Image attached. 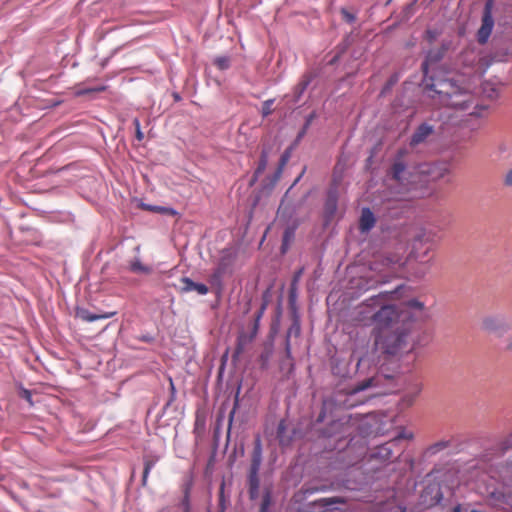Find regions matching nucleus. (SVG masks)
Returning a JSON list of instances; mask_svg holds the SVG:
<instances>
[{
    "label": "nucleus",
    "instance_id": "7",
    "mask_svg": "<svg viewBox=\"0 0 512 512\" xmlns=\"http://www.w3.org/2000/svg\"><path fill=\"white\" fill-rule=\"evenodd\" d=\"M482 329L497 337H503L512 330V320L503 313L488 315L482 319Z\"/></svg>",
    "mask_w": 512,
    "mask_h": 512
},
{
    "label": "nucleus",
    "instance_id": "63",
    "mask_svg": "<svg viewBox=\"0 0 512 512\" xmlns=\"http://www.w3.org/2000/svg\"><path fill=\"white\" fill-rule=\"evenodd\" d=\"M341 56L337 55L336 53H333L332 57L328 60L327 65L328 66H335L340 61Z\"/></svg>",
    "mask_w": 512,
    "mask_h": 512
},
{
    "label": "nucleus",
    "instance_id": "45",
    "mask_svg": "<svg viewBox=\"0 0 512 512\" xmlns=\"http://www.w3.org/2000/svg\"><path fill=\"white\" fill-rule=\"evenodd\" d=\"M130 270L132 272L149 274L152 271V268L142 264L139 258H135L133 261L130 262Z\"/></svg>",
    "mask_w": 512,
    "mask_h": 512
},
{
    "label": "nucleus",
    "instance_id": "46",
    "mask_svg": "<svg viewBox=\"0 0 512 512\" xmlns=\"http://www.w3.org/2000/svg\"><path fill=\"white\" fill-rule=\"evenodd\" d=\"M293 151L294 149L291 146H288L281 154L277 167L284 169L290 160Z\"/></svg>",
    "mask_w": 512,
    "mask_h": 512
},
{
    "label": "nucleus",
    "instance_id": "50",
    "mask_svg": "<svg viewBox=\"0 0 512 512\" xmlns=\"http://www.w3.org/2000/svg\"><path fill=\"white\" fill-rule=\"evenodd\" d=\"M271 355H272V344L270 345L269 349L267 347H265L264 351H262L260 354V360L262 362L263 368L267 367V364L270 360Z\"/></svg>",
    "mask_w": 512,
    "mask_h": 512
},
{
    "label": "nucleus",
    "instance_id": "40",
    "mask_svg": "<svg viewBox=\"0 0 512 512\" xmlns=\"http://www.w3.org/2000/svg\"><path fill=\"white\" fill-rule=\"evenodd\" d=\"M16 388H17L18 396L20 398L24 399L25 401H27L30 407L34 406V402L32 399V396H33L32 391L30 389L25 388L21 382L16 383Z\"/></svg>",
    "mask_w": 512,
    "mask_h": 512
},
{
    "label": "nucleus",
    "instance_id": "42",
    "mask_svg": "<svg viewBox=\"0 0 512 512\" xmlns=\"http://www.w3.org/2000/svg\"><path fill=\"white\" fill-rule=\"evenodd\" d=\"M274 283H270L266 289L262 292L261 295V304L259 308L267 310L271 299H272V291H273Z\"/></svg>",
    "mask_w": 512,
    "mask_h": 512
},
{
    "label": "nucleus",
    "instance_id": "44",
    "mask_svg": "<svg viewBox=\"0 0 512 512\" xmlns=\"http://www.w3.org/2000/svg\"><path fill=\"white\" fill-rule=\"evenodd\" d=\"M442 31L439 28H427L423 34V39L432 45L441 35Z\"/></svg>",
    "mask_w": 512,
    "mask_h": 512
},
{
    "label": "nucleus",
    "instance_id": "22",
    "mask_svg": "<svg viewBox=\"0 0 512 512\" xmlns=\"http://www.w3.org/2000/svg\"><path fill=\"white\" fill-rule=\"evenodd\" d=\"M183 286L180 288L182 293H188L192 291H196L199 295H206L209 292V288L206 284L202 282H195L192 278L183 276L180 279Z\"/></svg>",
    "mask_w": 512,
    "mask_h": 512
},
{
    "label": "nucleus",
    "instance_id": "56",
    "mask_svg": "<svg viewBox=\"0 0 512 512\" xmlns=\"http://www.w3.org/2000/svg\"><path fill=\"white\" fill-rule=\"evenodd\" d=\"M228 354H229V349H226V351L224 352V354L221 356V364H220V367H219V375L222 376L224 370H225V367H226V364H227V361H228Z\"/></svg>",
    "mask_w": 512,
    "mask_h": 512
},
{
    "label": "nucleus",
    "instance_id": "5",
    "mask_svg": "<svg viewBox=\"0 0 512 512\" xmlns=\"http://www.w3.org/2000/svg\"><path fill=\"white\" fill-rule=\"evenodd\" d=\"M451 47L452 41L444 39L438 48H431L424 53V60L421 63V71L423 74L422 83H425L428 78L432 76V74H430V66L440 63Z\"/></svg>",
    "mask_w": 512,
    "mask_h": 512
},
{
    "label": "nucleus",
    "instance_id": "16",
    "mask_svg": "<svg viewBox=\"0 0 512 512\" xmlns=\"http://www.w3.org/2000/svg\"><path fill=\"white\" fill-rule=\"evenodd\" d=\"M117 314L116 311H108L103 313H94L91 312L89 309L85 307H76L75 309V315L77 318L81 319L82 321L91 323L98 320H105L112 318Z\"/></svg>",
    "mask_w": 512,
    "mask_h": 512
},
{
    "label": "nucleus",
    "instance_id": "10",
    "mask_svg": "<svg viewBox=\"0 0 512 512\" xmlns=\"http://www.w3.org/2000/svg\"><path fill=\"white\" fill-rule=\"evenodd\" d=\"M314 433L319 440L338 441L345 436V423L341 419H331L325 426L314 428Z\"/></svg>",
    "mask_w": 512,
    "mask_h": 512
},
{
    "label": "nucleus",
    "instance_id": "33",
    "mask_svg": "<svg viewBox=\"0 0 512 512\" xmlns=\"http://www.w3.org/2000/svg\"><path fill=\"white\" fill-rule=\"evenodd\" d=\"M451 442L449 440H440L427 447L425 454L428 456H434L444 449L450 447Z\"/></svg>",
    "mask_w": 512,
    "mask_h": 512
},
{
    "label": "nucleus",
    "instance_id": "17",
    "mask_svg": "<svg viewBox=\"0 0 512 512\" xmlns=\"http://www.w3.org/2000/svg\"><path fill=\"white\" fill-rule=\"evenodd\" d=\"M377 218L375 213L369 207L361 210L358 229L361 234H368L376 225Z\"/></svg>",
    "mask_w": 512,
    "mask_h": 512
},
{
    "label": "nucleus",
    "instance_id": "13",
    "mask_svg": "<svg viewBox=\"0 0 512 512\" xmlns=\"http://www.w3.org/2000/svg\"><path fill=\"white\" fill-rule=\"evenodd\" d=\"M410 312L414 315L413 328H417L421 322H423L426 318L425 315V304L424 302L418 300L417 298H411L402 303V306L399 307V315L398 317L404 313Z\"/></svg>",
    "mask_w": 512,
    "mask_h": 512
},
{
    "label": "nucleus",
    "instance_id": "19",
    "mask_svg": "<svg viewBox=\"0 0 512 512\" xmlns=\"http://www.w3.org/2000/svg\"><path fill=\"white\" fill-rule=\"evenodd\" d=\"M236 256V252L231 248L222 249L220 252V259L214 269L223 274H226L229 270H231Z\"/></svg>",
    "mask_w": 512,
    "mask_h": 512
},
{
    "label": "nucleus",
    "instance_id": "30",
    "mask_svg": "<svg viewBox=\"0 0 512 512\" xmlns=\"http://www.w3.org/2000/svg\"><path fill=\"white\" fill-rule=\"evenodd\" d=\"M277 438L279 440L280 445L286 446L289 445L292 441V436H287V425L285 420H281L277 426L276 430Z\"/></svg>",
    "mask_w": 512,
    "mask_h": 512
},
{
    "label": "nucleus",
    "instance_id": "49",
    "mask_svg": "<svg viewBox=\"0 0 512 512\" xmlns=\"http://www.w3.org/2000/svg\"><path fill=\"white\" fill-rule=\"evenodd\" d=\"M275 99H267L262 103L261 115L263 118L269 116L272 113V105Z\"/></svg>",
    "mask_w": 512,
    "mask_h": 512
},
{
    "label": "nucleus",
    "instance_id": "52",
    "mask_svg": "<svg viewBox=\"0 0 512 512\" xmlns=\"http://www.w3.org/2000/svg\"><path fill=\"white\" fill-rule=\"evenodd\" d=\"M341 15L343 19L349 24H352L356 21V15L348 11L346 8H341Z\"/></svg>",
    "mask_w": 512,
    "mask_h": 512
},
{
    "label": "nucleus",
    "instance_id": "55",
    "mask_svg": "<svg viewBox=\"0 0 512 512\" xmlns=\"http://www.w3.org/2000/svg\"><path fill=\"white\" fill-rule=\"evenodd\" d=\"M137 339L148 344H152L153 342H155V336H153L151 333L141 334L137 336Z\"/></svg>",
    "mask_w": 512,
    "mask_h": 512
},
{
    "label": "nucleus",
    "instance_id": "51",
    "mask_svg": "<svg viewBox=\"0 0 512 512\" xmlns=\"http://www.w3.org/2000/svg\"><path fill=\"white\" fill-rule=\"evenodd\" d=\"M245 347L246 346L244 344L236 340L235 350L232 355V362L236 363L238 361L239 356L244 352Z\"/></svg>",
    "mask_w": 512,
    "mask_h": 512
},
{
    "label": "nucleus",
    "instance_id": "1",
    "mask_svg": "<svg viewBox=\"0 0 512 512\" xmlns=\"http://www.w3.org/2000/svg\"><path fill=\"white\" fill-rule=\"evenodd\" d=\"M263 444L259 433L254 436L253 449L250 454V464L246 471V488L248 498L255 502L260 498L261 479L263 478L262 497L259 512H272L273 484L266 482V473L261 474L263 463Z\"/></svg>",
    "mask_w": 512,
    "mask_h": 512
},
{
    "label": "nucleus",
    "instance_id": "54",
    "mask_svg": "<svg viewBox=\"0 0 512 512\" xmlns=\"http://www.w3.org/2000/svg\"><path fill=\"white\" fill-rule=\"evenodd\" d=\"M260 321L254 320L252 321L251 329H250V339H255L260 328Z\"/></svg>",
    "mask_w": 512,
    "mask_h": 512
},
{
    "label": "nucleus",
    "instance_id": "26",
    "mask_svg": "<svg viewBox=\"0 0 512 512\" xmlns=\"http://www.w3.org/2000/svg\"><path fill=\"white\" fill-rule=\"evenodd\" d=\"M139 207H141L144 210H147V211H150L153 213H157L160 215H164V216H169V217H175L179 214L175 208L170 207V206L153 205V204L140 202Z\"/></svg>",
    "mask_w": 512,
    "mask_h": 512
},
{
    "label": "nucleus",
    "instance_id": "64",
    "mask_svg": "<svg viewBox=\"0 0 512 512\" xmlns=\"http://www.w3.org/2000/svg\"><path fill=\"white\" fill-rule=\"evenodd\" d=\"M449 512H468V509L461 503H457Z\"/></svg>",
    "mask_w": 512,
    "mask_h": 512
},
{
    "label": "nucleus",
    "instance_id": "32",
    "mask_svg": "<svg viewBox=\"0 0 512 512\" xmlns=\"http://www.w3.org/2000/svg\"><path fill=\"white\" fill-rule=\"evenodd\" d=\"M303 270H304V268L302 267V268L298 269L297 271H295V273L291 279L289 289H288V297L289 298H292V297L298 298V296H299L298 283H299L300 277L303 273Z\"/></svg>",
    "mask_w": 512,
    "mask_h": 512
},
{
    "label": "nucleus",
    "instance_id": "53",
    "mask_svg": "<svg viewBox=\"0 0 512 512\" xmlns=\"http://www.w3.org/2000/svg\"><path fill=\"white\" fill-rule=\"evenodd\" d=\"M237 341L241 342L245 346L250 344L254 339H250V333L240 332L237 336Z\"/></svg>",
    "mask_w": 512,
    "mask_h": 512
},
{
    "label": "nucleus",
    "instance_id": "20",
    "mask_svg": "<svg viewBox=\"0 0 512 512\" xmlns=\"http://www.w3.org/2000/svg\"><path fill=\"white\" fill-rule=\"evenodd\" d=\"M298 226H299L298 220H294L285 227L283 236H282L281 246H280V253L282 255H285L288 252V250L290 249V245L295 239V235H296Z\"/></svg>",
    "mask_w": 512,
    "mask_h": 512
},
{
    "label": "nucleus",
    "instance_id": "62",
    "mask_svg": "<svg viewBox=\"0 0 512 512\" xmlns=\"http://www.w3.org/2000/svg\"><path fill=\"white\" fill-rule=\"evenodd\" d=\"M305 171H306V167L303 168L302 172L295 178V180L293 181V183L290 185V187L287 189V191H291L297 184L298 182L301 180V178L303 177V175L305 174Z\"/></svg>",
    "mask_w": 512,
    "mask_h": 512
},
{
    "label": "nucleus",
    "instance_id": "61",
    "mask_svg": "<svg viewBox=\"0 0 512 512\" xmlns=\"http://www.w3.org/2000/svg\"><path fill=\"white\" fill-rule=\"evenodd\" d=\"M305 136H303L302 133H297L295 139L292 141V143L289 145L291 146L293 149H295L299 144L300 142L302 141V139L304 138Z\"/></svg>",
    "mask_w": 512,
    "mask_h": 512
},
{
    "label": "nucleus",
    "instance_id": "57",
    "mask_svg": "<svg viewBox=\"0 0 512 512\" xmlns=\"http://www.w3.org/2000/svg\"><path fill=\"white\" fill-rule=\"evenodd\" d=\"M301 491H302L304 497L308 498L309 496L313 495L315 492H318L319 489L315 488V487H308V486L304 485L301 488Z\"/></svg>",
    "mask_w": 512,
    "mask_h": 512
},
{
    "label": "nucleus",
    "instance_id": "43",
    "mask_svg": "<svg viewBox=\"0 0 512 512\" xmlns=\"http://www.w3.org/2000/svg\"><path fill=\"white\" fill-rule=\"evenodd\" d=\"M213 64L220 70L226 71L231 67V59L227 55L217 56L213 60Z\"/></svg>",
    "mask_w": 512,
    "mask_h": 512
},
{
    "label": "nucleus",
    "instance_id": "15",
    "mask_svg": "<svg viewBox=\"0 0 512 512\" xmlns=\"http://www.w3.org/2000/svg\"><path fill=\"white\" fill-rule=\"evenodd\" d=\"M403 153V150L398 151L397 158L392 164L389 172L390 178L400 184H403L405 180H408V176L411 175L408 171V165L401 160Z\"/></svg>",
    "mask_w": 512,
    "mask_h": 512
},
{
    "label": "nucleus",
    "instance_id": "36",
    "mask_svg": "<svg viewBox=\"0 0 512 512\" xmlns=\"http://www.w3.org/2000/svg\"><path fill=\"white\" fill-rule=\"evenodd\" d=\"M224 275L225 274L214 269L210 276L209 283L211 284L212 287L216 288L217 294L222 293L223 286H224V283H223Z\"/></svg>",
    "mask_w": 512,
    "mask_h": 512
},
{
    "label": "nucleus",
    "instance_id": "41",
    "mask_svg": "<svg viewBox=\"0 0 512 512\" xmlns=\"http://www.w3.org/2000/svg\"><path fill=\"white\" fill-rule=\"evenodd\" d=\"M244 454H245L244 443L241 442L239 445L236 444L233 451L228 456L229 467L232 468L234 466L238 455H240L242 457V456H244Z\"/></svg>",
    "mask_w": 512,
    "mask_h": 512
},
{
    "label": "nucleus",
    "instance_id": "8",
    "mask_svg": "<svg viewBox=\"0 0 512 512\" xmlns=\"http://www.w3.org/2000/svg\"><path fill=\"white\" fill-rule=\"evenodd\" d=\"M339 201V189L336 181L329 184L325 191L324 203H323V226L328 227L332 223L334 216L337 212Z\"/></svg>",
    "mask_w": 512,
    "mask_h": 512
},
{
    "label": "nucleus",
    "instance_id": "58",
    "mask_svg": "<svg viewBox=\"0 0 512 512\" xmlns=\"http://www.w3.org/2000/svg\"><path fill=\"white\" fill-rule=\"evenodd\" d=\"M503 184L506 187H512V168L509 169L503 177Z\"/></svg>",
    "mask_w": 512,
    "mask_h": 512
},
{
    "label": "nucleus",
    "instance_id": "35",
    "mask_svg": "<svg viewBox=\"0 0 512 512\" xmlns=\"http://www.w3.org/2000/svg\"><path fill=\"white\" fill-rule=\"evenodd\" d=\"M178 509L181 512H192V505L190 499V487L186 486L183 490V496L180 502L177 504Z\"/></svg>",
    "mask_w": 512,
    "mask_h": 512
},
{
    "label": "nucleus",
    "instance_id": "37",
    "mask_svg": "<svg viewBox=\"0 0 512 512\" xmlns=\"http://www.w3.org/2000/svg\"><path fill=\"white\" fill-rule=\"evenodd\" d=\"M398 81H399V74L396 72L392 73L389 76V78L387 79V81L385 82V84L382 86L379 96L384 97L387 94H389L391 92L392 88L397 84Z\"/></svg>",
    "mask_w": 512,
    "mask_h": 512
},
{
    "label": "nucleus",
    "instance_id": "29",
    "mask_svg": "<svg viewBox=\"0 0 512 512\" xmlns=\"http://www.w3.org/2000/svg\"><path fill=\"white\" fill-rule=\"evenodd\" d=\"M270 150H271V146H269V145L262 147L259 161L257 163L256 169L254 170V173L261 175L265 171L267 164H268Z\"/></svg>",
    "mask_w": 512,
    "mask_h": 512
},
{
    "label": "nucleus",
    "instance_id": "14",
    "mask_svg": "<svg viewBox=\"0 0 512 512\" xmlns=\"http://www.w3.org/2000/svg\"><path fill=\"white\" fill-rule=\"evenodd\" d=\"M283 170L284 169L277 167L276 170L265 179V181L263 182V184L261 185V187L259 188V190L255 193V195L253 197V202H252L253 207H256L259 204L263 193H265L266 195H269L273 191V189L275 188L277 182L279 181V179L283 173Z\"/></svg>",
    "mask_w": 512,
    "mask_h": 512
},
{
    "label": "nucleus",
    "instance_id": "21",
    "mask_svg": "<svg viewBox=\"0 0 512 512\" xmlns=\"http://www.w3.org/2000/svg\"><path fill=\"white\" fill-rule=\"evenodd\" d=\"M282 314H283V294L281 293L278 297L277 305L275 308V315H274V318L272 319V322L270 325L268 337L271 340V342L274 341L276 335L280 331Z\"/></svg>",
    "mask_w": 512,
    "mask_h": 512
},
{
    "label": "nucleus",
    "instance_id": "31",
    "mask_svg": "<svg viewBox=\"0 0 512 512\" xmlns=\"http://www.w3.org/2000/svg\"><path fill=\"white\" fill-rule=\"evenodd\" d=\"M226 480L225 477H222L220 487H219V495H218V507L219 512H226L227 503L229 502L230 495L225 494Z\"/></svg>",
    "mask_w": 512,
    "mask_h": 512
},
{
    "label": "nucleus",
    "instance_id": "6",
    "mask_svg": "<svg viewBox=\"0 0 512 512\" xmlns=\"http://www.w3.org/2000/svg\"><path fill=\"white\" fill-rule=\"evenodd\" d=\"M345 503L346 501L339 496L322 497L302 503L298 512H341L338 505Z\"/></svg>",
    "mask_w": 512,
    "mask_h": 512
},
{
    "label": "nucleus",
    "instance_id": "4",
    "mask_svg": "<svg viewBox=\"0 0 512 512\" xmlns=\"http://www.w3.org/2000/svg\"><path fill=\"white\" fill-rule=\"evenodd\" d=\"M424 91H432L437 95L451 99L454 96L461 95L465 89L459 80L454 77H438L432 74L425 83H422Z\"/></svg>",
    "mask_w": 512,
    "mask_h": 512
},
{
    "label": "nucleus",
    "instance_id": "39",
    "mask_svg": "<svg viewBox=\"0 0 512 512\" xmlns=\"http://www.w3.org/2000/svg\"><path fill=\"white\" fill-rule=\"evenodd\" d=\"M155 464H156V462L153 459L144 457V459H143L144 468H143L142 479H141V484L143 487L146 486L150 472L154 468Z\"/></svg>",
    "mask_w": 512,
    "mask_h": 512
},
{
    "label": "nucleus",
    "instance_id": "25",
    "mask_svg": "<svg viewBox=\"0 0 512 512\" xmlns=\"http://www.w3.org/2000/svg\"><path fill=\"white\" fill-rule=\"evenodd\" d=\"M313 81V76L310 74H304L300 81L295 85L293 89V99L292 101L296 104L298 103L308 86Z\"/></svg>",
    "mask_w": 512,
    "mask_h": 512
},
{
    "label": "nucleus",
    "instance_id": "12",
    "mask_svg": "<svg viewBox=\"0 0 512 512\" xmlns=\"http://www.w3.org/2000/svg\"><path fill=\"white\" fill-rule=\"evenodd\" d=\"M443 498V491L437 483H429L420 493V501L427 508H434L438 506L441 504Z\"/></svg>",
    "mask_w": 512,
    "mask_h": 512
},
{
    "label": "nucleus",
    "instance_id": "9",
    "mask_svg": "<svg viewBox=\"0 0 512 512\" xmlns=\"http://www.w3.org/2000/svg\"><path fill=\"white\" fill-rule=\"evenodd\" d=\"M493 8L494 0H486L481 18V26L476 33V39L480 45L486 44L493 32L495 26Z\"/></svg>",
    "mask_w": 512,
    "mask_h": 512
},
{
    "label": "nucleus",
    "instance_id": "48",
    "mask_svg": "<svg viewBox=\"0 0 512 512\" xmlns=\"http://www.w3.org/2000/svg\"><path fill=\"white\" fill-rule=\"evenodd\" d=\"M377 153H378L377 145H374L373 147H371L369 149V155H368L367 159L365 160V164H364L365 170L369 171L372 169V164H373L374 158L377 155Z\"/></svg>",
    "mask_w": 512,
    "mask_h": 512
},
{
    "label": "nucleus",
    "instance_id": "18",
    "mask_svg": "<svg viewBox=\"0 0 512 512\" xmlns=\"http://www.w3.org/2000/svg\"><path fill=\"white\" fill-rule=\"evenodd\" d=\"M435 132V127L428 122H422L414 130L410 138V145L416 146L423 143L431 134Z\"/></svg>",
    "mask_w": 512,
    "mask_h": 512
},
{
    "label": "nucleus",
    "instance_id": "34",
    "mask_svg": "<svg viewBox=\"0 0 512 512\" xmlns=\"http://www.w3.org/2000/svg\"><path fill=\"white\" fill-rule=\"evenodd\" d=\"M353 38L350 34L345 35L343 39L335 46L332 53H336L339 56H343L349 47L352 45Z\"/></svg>",
    "mask_w": 512,
    "mask_h": 512
},
{
    "label": "nucleus",
    "instance_id": "24",
    "mask_svg": "<svg viewBox=\"0 0 512 512\" xmlns=\"http://www.w3.org/2000/svg\"><path fill=\"white\" fill-rule=\"evenodd\" d=\"M288 196H289V191H286L281 199V202H280V205L278 208V214H280L282 219H284L287 222H290L297 212V206L290 205L289 203H286Z\"/></svg>",
    "mask_w": 512,
    "mask_h": 512
},
{
    "label": "nucleus",
    "instance_id": "11",
    "mask_svg": "<svg viewBox=\"0 0 512 512\" xmlns=\"http://www.w3.org/2000/svg\"><path fill=\"white\" fill-rule=\"evenodd\" d=\"M399 306L394 304H385L375 312L372 319L376 326L380 329L385 330L394 326V323L398 322Z\"/></svg>",
    "mask_w": 512,
    "mask_h": 512
},
{
    "label": "nucleus",
    "instance_id": "28",
    "mask_svg": "<svg viewBox=\"0 0 512 512\" xmlns=\"http://www.w3.org/2000/svg\"><path fill=\"white\" fill-rule=\"evenodd\" d=\"M372 383H373V379L367 378L359 383L350 385L349 387L346 388V395L349 398H352V397L356 396L357 394H359L360 392L367 390L369 387L372 386Z\"/></svg>",
    "mask_w": 512,
    "mask_h": 512
},
{
    "label": "nucleus",
    "instance_id": "2",
    "mask_svg": "<svg viewBox=\"0 0 512 512\" xmlns=\"http://www.w3.org/2000/svg\"><path fill=\"white\" fill-rule=\"evenodd\" d=\"M414 315L404 312L399 316L398 322L383 330L376 339L381 351L389 356H396L406 346L408 336L413 328Z\"/></svg>",
    "mask_w": 512,
    "mask_h": 512
},
{
    "label": "nucleus",
    "instance_id": "38",
    "mask_svg": "<svg viewBox=\"0 0 512 512\" xmlns=\"http://www.w3.org/2000/svg\"><path fill=\"white\" fill-rule=\"evenodd\" d=\"M242 382H240L236 388L233 400V407L228 416L229 426H231L233 419L235 417V413L237 409L240 407V394H241Z\"/></svg>",
    "mask_w": 512,
    "mask_h": 512
},
{
    "label": "nucleus",
    "instance_id": "3",
    "mask_svg": "<svg viewBox=\"0 0 512 512\" xmlns=\"http://www.w3.org/2000/svg\"><path fill=\"white\" fill-rule=\"evenodd\" d=\"M288 313L291 323L285 333L284 352L285 358L291 362L290 369L294 370L295 362L292 354L291 338H299L302 334V314L297 297H288Z\"/></svg>",
    "mask_w": 512,
    "mask_h": 512
},
{
    "label": "nucleus",
    "instance_id": "23",
    "mask_svg": "<svg viewBox=\"0 0 512 512\" xmlns=\"http://www.w3.org/2000/svg\"><path fill=\"white\" fill-rule=\"evenodd\" d=\"M394 441L386 442L376 446L371 452V457L381 460L383 463L390 461L393 455Z\"/></svg>",
    "mask_w": 512,
    "mask_h": 512
},
{
    "label": "nucleus",
    "instance_id": "59",
    "mask_svg": "<svg viewBox=\"0 0 512 512\" xmlns=\"http://www.w3.org/2000/svg\"><path fill=\"white\" fill-rule=\"evenodd\" d=\"M316 117H317V112L315 110H313L312 112H310L308 115L305 116L304 124L308 125L310 127L312 122H313V120Z\"/></svg>",
    "mask_w": 512,
    "mask_h": 512
},
{
    "label": "nucleus",
    "instance_id": "47",
    "mask_svg": "<svg viewBox=\"0 0 512 512\" xmlns=\"http://www.w3.org/2000/svg\"><path fill=\"white\" fill-rule=\"evenodd\" d=\"M326 417H327V401L324 400L322 402L320 411L317 414V416L313 422V425L316 426V425L322 424L325 421Z\"/></svg>",
    "mask_w": 512,
    "mask_h": 512
},
{
    "label": "nucleus",
    "instance_id": "27",
    "mask_svg": "<svg viewBox=\"0 0 512 512\" xmlns=\"http://www.w3.org/2000/svg\"><path fill=\"white\" fill-rule=\"evenodd\" d=\"M422 391V384L416 380H410L403 396V401L411 405Z\"/></svg>",
    "mask_w": 512,
    "mask_h": 512
},
{
    "label": "nucleus",
    "instance_id": "60",
    "mask_svg": "<svg viewBox=\"0 0 512 512\" xmlns=\"http://www.w3.org/2000/svg\"><path fill=\"white\" fill-rule=\"evenodd\" d=\"M215 457H216V452L214 451V452L210 455V457H209V459H208V461H207L206 469H205V470H206V472H207L208 470H210V469H212V468L214 467Z\"/></svg>",
    "mask_w": 512,
    "mask_h": 512
}]
</instances>
